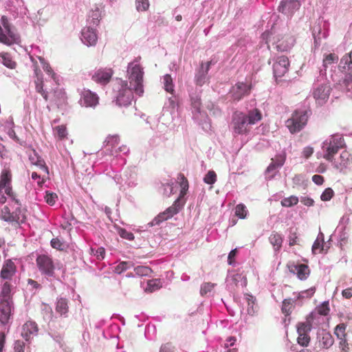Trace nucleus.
<instances>
[{
    "mask_svg": "<svg viewBox=\"0 0 352 352\" xmlns=\"http://www.w3.org/2000/svg\"><path fill=\"white\" fill-rule=\"evenodd\" d=\"M262 119V113L258 109L248 111V114L241 111H235L232 118L233 132L237 135L248 134L250 129L248 125L255 124Z\"/></svg>",
    "mask_w": 352,
    "mask_h": 352,
    "instance_id": "f257e3e1",
    "label": "nucleus"
},
{
    "mask_svg": "<svg viewBox=\"0 0 352 352\" xmlns=\"http://www.w3.org/2000/svg\"><path fill=\"white\" fill-rule=\"evenodd\" d=\"M36 92L40 94L45 102L49 103L47 107H56L58 109L65 106L67 103V96L64 89L59 87L58 83L56 87L52 88L50 91L46 87H42L41 83L36 86Z\"/></svg>",
    "mask_w": 352,
    "mask_h": 352,
    "instance_id": "f03ea898",
    "label": "nucleus"
},
{
    "mask_svg": "<svg viewBox=\"0 0 352 352\" xmlns=\"http://www.w3.org/2000/svg\"><path fill=\"white\" fill-rule=\"evenodd\" d=\"M141 57H137L129 63L127 67V76L130 87H133L134 92L141 96L144 93V68L139 63Z\"/></svg>",
    "mask_w": 352,
    "mask_h": 352,
    "instance_id": "7ed1b4c3",
    "label": "nucleus"
},
{
    "mask_svg": "<svg viewBox=\"0 0 352 352\" xmlns=\"http://www.w3.org/2000/svg\"><path fill=\"white\" fill-rule=\"evenodd\" d=\"M345 146L344 139L342 136L338 135L331 136L322 144V148L324 151L323 158L333 163L335 155L338 153L340 149Z\"/></svg>",
    "mask_w": 352,
    "mask_h": 352,
    "instance_id": "20e7f679",
    "label": "nucleus"
},
{
    "mask_svg": "<svg viewBox=\"0 0 352 352\" xmlns=\"http://www.w3.org/2000/svg\"><path fill=\"white\" fill-rule=\"evenodd\" d=\"M308 118L307 110L296 109L292 113L291 118L287 120L286 126L291 133H298L306 126Z\"/></svg>",
    "mask_w": 352,
    "mask_h": 352,
    "instance_id": "39448f33",
    "label": "nucleus"
},
{
    "mask_svg": "<svg viewBox=\"0 0 352 352\" xmlns=\"http://www.w3.org/2000/svg\"><path fill=\"white\" fill-rule=\"evenodd\" d=\"M1 23L0 43L6 45H11L17 43L19 40V36L10 23L8 18L5 15L2 16Z\"/></svg>",
    "mask_w": 352,
    "mask_h": 352,
    "instance_id": "423d86ee",
    "label": "nucleus"
},
{
    "mask_svg": "<svg viewBox=\"0 0 352 352\" xmlns=\"http://www.w3.org/2000/svg\"><path fill=\"white\" fill-rule=\"evenodd\" d=\"M119 87L116 96V102L119 106H128L133 100V87H129L127 81L119 80Z\"/></svg>",
    "mask_w": 352,
    "mask_h": 352,
    "instance_id": "0eeeda50",
    "label": "nucleus"
},
{
    "mask_svg": "<svg viewBox=\"0 0 352 352\" xmlns=\"http://www.w3.org/2000/svg\"><path fill=\"white\" fill-rule=\"evenodd\" d=\"M184 204V201L180 200V198H177L173 203V204L163 212L160 213L155 219L153 220V225H159L164 221L168 220V219L173 217L175 214H177L179 211L182 209V206Z\"/></svg>",
    "mask_w": 352,
    "mask_h": 352,
    "instance_id": "6e6552de",
    "label": "nucleus"
},
{
    "mask_svg": "<svg viewBox=\"0 0 352 352\" xmlns=\"http://www.w3.org/2000/svg\"><path fill=\"white\" fill-rule=\"evenodd\" d=\"M252 89L251 84L239 82L230 91V96L234 101L238 102L243 97L250 95Z\"/></svg>",
    "mask_w": 352,
    "mask_h": 352,
    "instance_id": "1a4fd4ad",
    "label": "nucleus"
},
{
    "mask_svg": "<svg viewBox=\"0 0 352 352\" xmlns=\"http://www.w3.org/2000/svg\"><path fill=\"white\" fill-rule=\"evenodd\" d=\"M36 265L42 274L52 276L54 273V265L52 258L45 254L39 255L36 258Z\"/></svg>",
    "mask_w": 352,
    "mask_h": 352,
    "instance_id": "9d476101",
    "label": "nucleus"
},
{
    "mask_svg": "<svg viewBox=\"0 0 352 352\" xmlns=\"http://www.w3.org/2000/svg\"><path fill=\"white\" fill-rule=\"evenodd\" d=\"M14 309L13 301L1 300L0 301V322L6 325L9 323Z\"/></svg>",
    "mask_w": 352,
    "mask_h": 352,
    "instance_id": "9b49d317",
    "label": "nucleus"
},
{
    "mask_svg": "<svg viewBox=\"0 0 352 352\" xmlns=\"http://www.w3.org/2000/svg\"><path fill=\"white\" fill-rule=\"evenodd\" d=\"M113 74L111 68H101L98 69L92 76V80L96 83L105 85L109 83Z\"/></svg>",
    "mask_w": 352,
    "mask_h": 352,
    "instance_id": "f8f14e48",
    "label": "nucleus"
},
{
    "mask_svg": "<svg viewBox=\"0 0 352 352\" xmlns=\"http://www.w3.org/2000/svg\"><path fill=\"white\" fill-rule=\"evenodd\" d=\"M289 67V61L287 56H280L278 57L273 65L274 76L276 78L283 76L288 72Z\"/></svg>",
    "mask_w": 352,
    "mask_h": 352,
    "instance_id": "ddd939ff",
    "label": "nucleus"
},
{
    "mask_svg": "<svg viewBox=\"0 0 352 352\" xmlns=\"http://www.w3.org/2000/svg\"><path fill=\"white\" fill-rule=\"evenodd\" d=\"M16 272V266L11 259H7L2 265L0 277L3 280L12 281V278Z\"/></svg>",
    "mask_w": 352,
    "mask_h": 352,
    "instance_id": "4468645a",
    "label": "nucleus"
},
{
    "mask_svg": "<svg viewBox=\"0 0 352 352\" xmlns=\"http://www.w3.org/2000/svg\"><path fill=\"white\" fill-rule=\"evenodd\" d=\"M330 90V87L327 85H320L315 89L313 95L316 102L320 105L324 104L329 97Z\"/></svg>",
    "mask_w": 352,
    "mask_h": 352,
    "instance_id": "2eb2a0df",
    "label": "nucleus"
},
{
    "mask_svg": "<svg viewBox=\"0 0 352 352\" xmlns=\"http://www.w3.org/2000/svg\"><path fill=\"white\" fill-rule=\"evenodd\" d=\"M81 40L87 46L95 45L98 41V35L96 30L87 27L82 29Z\"/></svg>",
    "mask_w": 352,
    "mask_h": 352,
    "instance_id": "dca6fc26",
    "label": "nucleus"
},
{
    "mask_svg": "<svg viewBox=\"0 0 352 352\" xmlns=\"http://www.w3.org/2000/svg\"><path fill=\"white\" fill-rule=\"evenodd\" d=\"M299 7L300 3L297 0H283L278 8V10L289 16L293 14L294 10L298 9Z\"/></svg>",
    "mask_w": 352,
    "mask_h": 352,
    "instance_id": "f3484780",
    "label": "nucleus"
},
{
    "mask_svg": "<svg viewBox=\"0 0 352 352\" xmlns=\"http://www.w3.org/2000/svg\"><path fill=\"white\" fill-rule=\"evenodd\" d=\"M28 158L32 165L38 167L46 175L49 174V170L46 166L45 162L34 150L30 152Z\"/></svg>",
    "mask_w": 352,
    "mask_h": 352,
    "instance_id": "a211bd4d",
    "label": "nucleus"
},
{
    "mask_svg": "<svg viewBox=\"0 0 352 352\" xmlns=\"http://www.w3.org/2000/svg\"><path fill=\"white\" fill-rule=\"evenodd\" d=\"M38 327L35 322L28 321L22 327L21 336L26 340L29 341L33 336L37 334Z\"/></svg>",
    "mask_w": 352,
    "mask_h": 352,
    "instance_id": "6ab92c4d",
    "label": "nucleus"
},
{
    "mask_svg": "<svg viewBox=\"0 0 352 352\" xmlns=\"http://www.w3.org/2000/svg\"><path fill=\"white\" fill-rule=\"evenodd\" d=\"M210 65L211 61H208L205 64L203 63L201 64V68L195 76V81L197 85L202 86L207 82L208 73L210 69Z\"/></svg>",
    "mask_w": 352,
    "mask_h": 352,
    "instance_id": "aec40b11",
    "label": "nucleus"
},
{
    "mask_svg": "<svg viewBox=\"0 0 352 352\" xmlns=\"http://www.w3.org/2000/svg\"><path fill=\"white\" fill-rule=\"evenodd\" d=\"M98 95L89 89L84 90L82 93L81 102L86 107H95L98 104Z\"/></svg>",
    "mask_w": 352,
    "mask_h": 352,
    "instance_id": "412c9836",
    "label": "nucleus"
},
{
    "mask_svg": "<svg viewBox=\"0 0 352 352\" xmlns=\"http://www.w3.org/2000/svg\"><path fill=\"white\" fill-rule=\"evenodd\" d=\"M290 272H296L297 277L301 280H306L310 274V269L305 264L293 265Z\"/></svg>",
    "mask_w": 352,
    "mask_h": 352,
    "instance_id": "4be33fe9",
    "label": "nucleus"
},
{
    "mask_svg": "<svg viewBox=\"0 0 352 352\" xmlns=\"http://www.w3.org/2000/svg\"><path fill=\"white\" fill-rule=\"evenodd\" d=\"M313 314L311 313L305 322H300L296 324L297 333L299 335H309L312 329L311 321L313 320Z\"/></svg>",
    "mask_w": 352,
    "mask_h": 352,
    "instance_id": "5701e85b",
    "label": "nucleus"
},
{
    "mask_svg": "<svg viewBox=\"0 0 352 352\" xmlns=\"http://www.w3.org/2000/svg\"><path fill=\"white\" fill-rule=\"evenodd\" d=\"M14 289L12 281L5 280L1 285L0 292V297L1 300H7V301H13L12 291Z\"/></svg>",
    "mask_w": 352,
    "mask_h": 352,
    "instance_id": "b1692460",
    "label": "nucleus"
},
{
    "mask_svg": "<svg viewBox=\"0 0 352 352\" xmlns=\"http://www.w3.org/2000/svg\"><path fill=\"white\" fill-rule=\"evenodd\" d=\"M12 185V173L10 170L4 168L2 170L0 176V194L3 188Z\"/></svg>",
    "mask_w": 352,
    "mask_h": 352,
    "instance_id": "393cba45",
    "label": "nucleus"
},
{
    "mask_svg": "<svg viewBox=\"0 0 352 352\" xmlns=\"http://www.w3.org/2000/svg\"><path fill=\"white\" fill-rule=\"evenodd\" d=\"M177 182L181 187V190L179 192V196L178 198H180V200L182 201V199L186 195L187 191L188 190V182L184 174L179 173L177 176Z\"/></svg>",
    "mask_w": 352,
    "mask_h": 352,
    "instance_id": "a878e982",
    "label": "nucleus"
},
{
    "mask_svg": "<svg viewBox=\"0 0 352 352\" xmlns=\"http://www.w3.org/2000/svg\"><path fill=\"white\" fill-rule=\"evenodd\" d=\"M55 309L60 316H66L69 311L67 300L63 298L58 299Z\"/></svg>",
    "mask_w": 352,
    "mask_h": 352,
    "instance_id": "bb28decb",
    "label": "nucleus"
},
{
    "mask_svg": "<svg viewBox=\"0 0 352 352\" xmlns=\"http://www.w3.org/2000/svg\"><path fill=\"white\" fill-rule=\"evenodd\" d=\"M350 159V153L347 151H343L340 155V162L336 163L333 161L334 167L337 169H342L346 167Z\"/></svg>",
    "mask_w": 352,
    "mask_h": 352,
    "instance_id": "cd10ccee",
    "label": "nucleus"
},
{
    "mask_svg": "<svg viewBox=\"0 0 352 352\" xmlns=\"http://www.w3.org/2000/svg\"><path fill=\"white\" fill-rule=\"evenodd\" d=\"M269 241L276 251L280 249L283 243V238L280 234L273 232L269 237Z\"/></svg>",
    "mask_w": 352,
    "mask_h": 352,
    "instance_id": "c85d7f7f",
    "label": "nucleus"
},
{
    "mask_svg": "<svg viewBox=\"0 0 352 352\" xmlns=\"http://www.w3.org/2000/svg\"><path fill=\"white\" fill-rule=\"evenodd\" d=\"M320 344L324 349L330 348L334 343V339L329 332H324L322 334L320 340Z\"/></svg>",
    "mask_w": 352,
    "mask_h": 352,
    "instance_id": "c756f323",
    "label": "nucleus"
},
{
    "mask_svg": "<svg viewBox=\"0 0 352 352\" xmlns=\"http://www.w3.org/2000/svg\"><path fill=\"white\" fill-rule=\"evenodd\" d=\"M104 143L105 146L109 147L108 149H111V152H113V150L117 152L116 147L120 143V138L118 135H110L107 138Z\"/></svg>",
    "mask_w": 352,
    "mask_h": 352,
    "instance_id": "7c9ffc66",
    "label": "nucleus"
},
{
    "mask_svg": "<svg viewBox=\"0 0 352 352\" xmlns=\"http://www.w3.org/2000/svg\"><path fill=\"white\" fill-rule=\"evenodd\" d=\"M12 213L13 219H14V222L18 223L25 222L26 219V216L23 210L21 208V204L18 205V206L16 207L15 210L12 212Z\"/></svg>",
    "mask_w": 352,
    "mask_h": 352,
    "instance_id": "2f4dec72",
    "label": "nucleus"
},
{
    "mask_svg": "<svg viewBox=\"0 0 352 352\" xmlns=\"http://www.w3.org/2000/svg\"><path fill=\"white\" fill-rule=\"evenodd\" d=\"M324 236L322 234L318 236L312 245V252L314 254L320 253L323 250Z\"/></svg>",
    "mask_w": 352,
    "mask_h": 352,
    "instance_id": "473e14b6",
    "label": "nucleus"
},
{
    "mask_svg": "<svg viewBox=\"0 0 352 352\" xmlns=\"http://www.w3.org/2000/svg\"><path fill=\"white\" fill-rule=\"evenodd\" d=\"M0 57L3 59V64L10 69H14L16 66V63L14 61L10 56V54L8 52H2L0 53Z\"/></svg>",
    "mask_w": 352,
    "mask_h": 352,
    "instance_id": "72a5a7b5",
    "label": "nucleus"
},
{
    "mask_svg": "<svg viewBox=\"0 0 352 352\" xmlns=\"http://www.w3.org/2000/svg\"><path fill=\"white\" fill-rule=\"evenodd\" d=\"M0 219L8 222H14L13 213L10 211L8 206H5L0 210Z\"/></svg>",
    "mask_w": 352,
    "mask_h": 352,
    "instance_id": "f704fd0d",
    "label": "nucleus"
},
{
    "mask_svg": "<svg viewBox=\"0 0 352 352\" xmlns=\"http://www.w3.org/2000/svg\"><path fill=\"white\" fill-rule=\"evenodd\" d=\"M294 301L291 298L285 299L283 301L282 312L286 316H289L294 309Z\"/></svg>",
    "mask_w": 352,
    "mask_h": 352,
    "instance_id": "c9c22d12",
    "label": "nucleus"
},
{
    "mask_svg": "<svg viewBox=\"0 0 352 352\" xmlns=\"http://www.w3.org/2000/svg\"><path fill=\"white\" fill-rule=\"evenodd\" d=\"M245 300L248 303V313L252 316L256 311V308H254L256 298L252 295L245 294Z\"/></svg>",
    "mask_w": 352,
    "mask_h": 352,
    "instance_id": "e433bc0d",
    "label": "nucleus"
},
{
    "mask_svg": "<svg viewBox=\"0 0 352 352\" xmlns=\"http://www.w3.org/2000/svg\"><path fill=\"white\" fill-rule=\"evenodd\" d=\"M164 85L165 90L170 94L174 91V85L173 83V78L170 74H166L164 76Z\"/></svg>",
    "mask_w": 352,
    "mask_h": 352,
    "instance_id": "4c0bfd02",
    "label": "nucleus"
},
{
    "mask_svg": "<svg viewBox=\"0 0 352 352\" xmlns=\"http://www.w3.org/2000/svg\"><path fill=\"white\" fill-rule=\"evenodd\" d=\"M298 198L296 196L292 195L282 199L280 204L283 207H292L298 203Z\"/></svg>",
    "mask_w": 352,
    "mask_h": 352,
    "instance_id": "58836bf2",
    "label": "nucleus"
},
{
    "mask_svg": "<svg viewBox=\"0 0 352 352\" xmlns=\"http://www.w3.org/2000/svg\"><path fill=\"white\" fill-rule=\"evenodd\" d=\"M346 325L344 323H340L335 327L334 334L338 339L346 337Z\"/></svg>",
    "mask_w": 352,
    "mask_h": 352,
    "instance_id": "ea45409f",
    "label": "nucleus"
},
{
    "mask_svg": "<svg viewBox=\"0 0 352 352\" xmlns=\"http://www.w3.org/2000/svg\"><path fill=\"white\" fill-rule=\"evenodd\" d=\"M278 168L275 165L274 160H272L265 170L266 179H272L277 173Z\"/></svg>",
    "mask_w": 352,
    "mask_h": 352,
    "instance_id": "a19ab883",
    "label": "nucleus"
},
{
    "mask_svg": "<svg viewBox=\"0 0 352 352\" xmlns=\"http://www.w3.org/2000/svg\"><path fill=\"white\" fill-rule=\"evenodd\" d=\"M54 131L60 140L65 139L67 136V127L64 124L58 125L54 128Z\"/></svg>",
    "mask_w": 352,
    "mask_h": 352,
    "instance_id": "79ce46f5",
    "label": "nucleus"
},
{
    "mask_svg": "<svg viewBox=\"0 0 352 352\" xmlns=\"http://www.w3.org/2000/svg\"><path fill=\"white\" fill-rule=\"evenodd\" d=\"M316 311L320 316H326L329 315V311H330L329 302L328 301L323 302L321 305H320L319 306H318L316 308Z\"/></svg>",
    "mask_w": 352,
    "mask_h": 352,
    "instance_id": "37998d69",
    "label": "nucleus"
},
{
    "mask_svg": "<svg viewBox=\"0 0 352 352\" xmlns=\"http://www.w3.org/2000/svg\"><path fill=\"white\" fill-rule=\"evenodd\" d=\"M338 56L336 54H329L324 56L323 59V66L327 68L329 65L337 63Z\"/></svg>",
    "mask_w": 352,
    "mask_h": 352,
    "instance_id": "c03bdc74",
    "label": "nucleus"
},
{
    "mask_svg": "<svg viewBox=\"0 0 352 352\" xmlns=\"http://www.w3.org/2000/svg\"><path fill=\"white\" fill-rule=\"evenodd\" d=\"M161 287V282L159 279H152L149 280L147 283V287L146 288V291H148L150 292H153Z\"/></svg>",
    "mask_w": 352,
    "mask_h": 352,
    "instance_id": "a18cd8bd",
    "label": "nucleus"
},
{
    "mask_svg": "<svg viewBox=\"0 0 352 352\" xmlns=\"http://www.w3.org/2000/svg\"><path fill=\"white\" fill-rule=\"evenodd\" d=\"M248 210L243 204H238L235 208V215L240 219H245L247 216Z\"/></svg>",
    "mask_w": 352,
    "mask_h": 352,
    "instance_id": "49530a36",
    "label": "nucleus"
},
{
    "mask_svg": "<svg viewBox=\"0 0 352 352\" xmlns=\"http://www.w3.org/2000/svg\"><path fill=\"white\" fill-rule=\"evenodd\" d=\"M134 272L135 274L140 276H148L152 270L150 267L146 266H138L135 267Z\"/></svg>",
    "mask_w": 352,
    "mask_h": 352,
    "instance_id": "de8ad7c7",
    "label": "nucleus"
},
{
    "mask_svg": "<svg viewBox=\"0 0 352 352\" xmlns=\"http://www.w3.org/2000/svg\"><path fill=\"white\" fill-rule=\"evenodd\" d=\"M311 341L309 335H299L298 334L297 342L299 345L306 347L307 346Z\"/></svg>",
    "mask_w": 352,
    "mask_h": 352,
    "instance_id": "09e8293b",
    "label": "nucleus"
},
{
    "mask_svg": "<svg viewBox=\"0 0 352 352\" xmlns=\"http://www.w3.org/2000/svg\"><path fill=\"white\" fill-rule=\"evenodd\" d=\"M135 6L138 12H143L148 9L149 2L148 0H136Z\"/></svg>",
    "mask_w": 352,
    "mask_h": 352,
    "instance_id": "8fccbe9b",
    "label": "nucleus"
},
{
    "mask_svg": "<svg viewBox=\"0 0 352 352\" xmlns=\"http://www.w3.org/2000/svg\"><path fill=\"white\" fill-rule=\"evenodd\" d=\"M5 193L17 205H20L19 200L16 198V194L12 190V185L3 188Z\"/></svg>",
    "mask_w": 352,
    "mask_h": 352,
    "instance_id": "3c124183",
    "label": "nucleus"
},
{
    "mask_svg": "<svg viewBox=\"0 0 352 352\" xmlns=\"http://www.w3.org/2000/svg\"><path fill=\"white\" fill-rule=\"evenodd\" d=\"M216 180L217 175L215 172L213 170L208 171L204 178V182L208 184H213L214 183H215Z\"/></svg>",
    "mask_w": 352,
    "mask_h": 352,
    "instance_id": "603ef678",
    "label": "nucleus"
},
{
    "mask_svg": "<svg viewBox=\"0 0 352 352\" xmlns=\"http://www.w3.org/2000/svg\"><path fill=\"white\" fill-rule=\"evenodd\" d=\"M43 69L48 75H50L52 77V78L54 80L56 84L58 83V79L57 78V76L56 73L54 72L52 68L51 67L49 63H44Z\"/></svg>",
    "mask_w": 352,
    "mask_h": 352,
    "instance_id": "864d4df0",
    "label": "nucleus"
},
{
    "mask_svg": "<svg viewBox=\"0 0 352 352\" xmlns=\"http://www.w3.org/2000/svg\"><path fill=\"white\" fill-rule=\"evenodd\" d=\"M34 74L36 77V79L34 80L35 89H36V86L40 84L39 82H41L42 87H44L42 73L38 66H36L34 68Z\"/></svg>",
    "mask_w": 352,
    "mask_h": 352,
    "instance_id": "5fc2aeb1",
    "label": "nucleus"
},
{
    "mask_svg": "<svg viewBox=\"0 0 352 352\" xmlns=\"http://www.w3.org/2000/svg\"><path fill=\"white\" fill-rule=\"evenodd\" d=\"M334 195V192L331 188H326L320 196L322 201H329Z\"/></svg>",
    "mask_w": 352,
    "mask_h": 352,
    "instance_id": "6e6d98bb",
    "label": "nucleus"
},
{
    "mask_svg": "<svg viewBox=\"0 0 352 352\" xmlns=\"http://www.w3.org/2000/svg\"><path fill=\"white\" fill-rule=\"evenodd\" d=\"M215 284L211 283H205L201 287L200 293L202 296L210 292L214 287Z\"/></svg>",
    "mask_w": 352,
    "mask_h": 352,
    "instance_id": "4d7b16f0",
    "label": "nucleus"
},
{
    "mask_svg": "<svg viewBox=\"0 0 352 352\" xmlns=\"http://www.w3.org/2000/svg\"><path fill=\"white\" fill-rule=\"evenodd\" d=\"M129 267V263L125 261L120 263L117 266L115 267V272L117 274H121L126 271Z\"/></svg>",
    "mask_w": 352,
    "mask_h": 352,
    "instance_id": "13d9d810",
    "label": "nucleus"
},
{
    "mask_svg": "<svg viewBox=\"0 0 352 352\" xmlns=\"http://www.w3.org/2000/svg\"><path fill=\"white\" fill-rule=\"evenodd\" d=\"M14 350L15 352H25V342L20 340H16L14 344Z\"/></svg>",
    "mask_w": 352,
    "mask_h": 352,
    "instance_id": "bf43d9fd",
    "label": "nucleus"
},
{
    "mask_svg": "<svg viewBox=\"0 0 352 352\" xmlns=\"http://www.w3.org/2000/svg\"><path fill=\"white\" fill-rule=\"evenodd\" d=\"M56 199H57V195L55 193L49 192H46V195L45 196V201L49 205L53 206L55 204Z\"/></svg>",
    "mask_w": 352,
    "mask_h": 352,
    "instance_id": "052dcab7",
    "label": "nucleus"
},
{
    "mask_svg": "<svg viewBox=\"0 0 352 352\" xmlns=\"http://www.w3.org/2000/svg\"><path fill=\"white\" fill-rule=\"evenodd\" d=\"M51 245L53 248L60 250L63 249V244L59 239L54 238L51 241Z\"/></svg>",
    "mask_w": 352,
    "mask_h": 352,
    "instance_id": "680f3d73",
    "label": "nucleus"
},
{
    "mask_svg": "<svg viewBox=\"0 0 352 352\" xmlns=\"http://www.w3.org/2000/svg\"><path fill=\"white\" fill-rule=\"evenodd\" d=\"M120 235L122 238L127 239V240H133L134 239V236L133 233L126 231L124 229H121L119 232Z\"/></svg>",
    "mask_w": 352,
    "mask_h": 352,
    "instance_id": "e2e57ef3",
    "label": "nucleus"
},
{
    "mask_svg": "<svg viewBox=\"0 0 352 352\" xmlns=\"http://www.w3.org/2000/svg\"><path fill=\"white\" fill-rule=\"evenodd\" d=\"M314 153V148L311 146H306L303 148L302 155L305 159L310 157Z\"/></svg>",
    "mask_w": 352,
    "mask_h": 352,
    "instance_id": "0e129e2a",
    "label": "nucleus"
},
{
    "mask_svg": "<svg viewBox=\"0 0 352 352\" xmlns=\"http://www.w3.org/2000/svg\"><path fill=\"white\" fill-rule=\"evenodd\" d=\"M340 341H339V346H340V348L341 349V351L342 352H346L349 349V344H348V342L346 341V338H339L338 339Z\"/></svg>",
    "mask_w": 352,
    "mask_h": 352,
    "instance_id": "69168bd1",
    "label": "nucleus"
},
{
    "mask_svg": "<svg viewBox=\"0 0 352 352\" xmlns=\"http://www.w3.org/2000/svg\"><path fill=\"white\" fill-rule=\"evenodd\" d=\"M31 177L33 180H37V184L39 186H42V184L44 183V175L41 177L36 172H33Z\"/></svg>",
    "mask_w": 352,
    "mask_h": 352,
    "instance_id": "338daca9",
    "label": "nucleus"
},
{
    "mask_svg": "<svg viewBox=\"0 0 352 352\" xmlns=\"http://www.w3.org/2000/svg\"><path fill=\"white\" fill-rule=\"evenodd\" d=\"M191 104L193 108L197 109V111L200 110L201 102L200 98L196 97V98H191Z\"/></svg>",
    "mask_w": 352,
    "mask_h": 352,
    "instance_id": "774afa93",
    "label": "nucleus"
}]
</instances>
